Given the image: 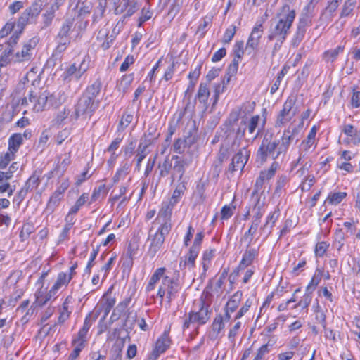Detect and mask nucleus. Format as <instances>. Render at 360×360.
Returning <instances> with one entry per match:
<instances>
[{"label":"nucleus","instance_id":"50","mask_svg":"<svg viewBox=\"0 0 360 360\" xmlns=\"http://www.w3.org/2000/svg\"><path fill=\"white\" fill-rule=\"evenodd\" d=\"M34 228L32 224L25 223L23 224L22 228L20 233V238L21 241L27 240L30 235L34 231Z\"/></svg>","mask_w":360,"mask_h":360},{"label":"nucleus","instance_id":"60","mask_svg":"<svg viewBox=\"0 0 360 360\" xmlns=\"http://www.w3.org/2000/svg\"><path fill=\"white\" fill-rule=\"evenodd\" d=\"M14 154L9 151L0 155V169H5L9 162L13 160Z\"/></svg>","mask_w":360,"mask_h":360},{"label":"nucleus","instance_id":"28","mask_svg":"<svg viewBox=\"0 0 360 360\" xmlns=\"http://www.w3.org/2000/svg\"><path fill=\"white\" fill-rule=\"evenodd\" d=\"M188 164L189 162L184 163H179L177 162V163H174L172 165V169L171 172V179L172 182L176 179H177L179 181H180L182 179L185 173V168L188 165Z\"/></svg>","mask_w":360,"mask_h":360},{"label":"nucleus","instance_id":"19","mask_svg":"<svg viewBox=\"0 0 360 360\" xmlns=\"http://www.w3.org/2000/svg\"><path fill=\"white\" fill-rule=\"evenodd\" d=\"M200 251L193 248H190L188 254L180 259L179 266L181 269L188 268L189 270L195 266V259Z\"/></svg>","mask_w":360,"mask_h":360},{"label":"nucleus","instance_id":"36","mask_svg":"<svg viewBox=\"0 0 360 360\" xmlns=\"http://www.w3.org/2000/svg\"><path fill=\"white\" fill-rule=\"evenodd\" d=\"M224 326L223 316L221 314L217 315L212 324V335L214 338L218 337L219 334L224 328Z\"/></svg>","mask_w":360,"mask_h":360},{"label":"nucleus","instance_id":"21","mask_svg":"<svg viewBox=\"0 0 360 360\" xmlns=\"http://www.w3.org/2000/svg\"><path fill=\"white\" fill-rule=\"evenodd\" d=\"M195 143V138L191 135L179 138L175 141L173 145V150L175 153L181 154L187 147L191 146Z\"/></svg>","mask_w":360,"mask_h":360},{"label":"nucleus","instance_id":"24","mask_svg":"<svg viewBox=\"0 0 360 360\" xmlns=\"http://www.w3.org/2000/svg\"><path fill=\"white\" fill-rule=\"evenodd\" d=\"M174 205H174L169 200L163 202L162 203L161 209L158 212V215L156 220H160V219H162V223H166L167 221H169L171 223V215Z\"/></svg>","mask_w":360,"mask_h":360},{"label":"nucleus","instance_id":"12","mask_svg":"<svg viewBox=\"0 0 360 360\" xmlns=\"http://www.w3.org/2000/svg\"><path fill=\"white\" fill-rule=\"evenodd\" d=\"M169 329L165 330L162 336L158 338L155 343V346L148 357V360H156L159 356L164 353L170 345V339L169 338Z\"/></svg>","mask_w":360,"mask_h":360},{"label":"nucleus","instance_id":"27","mask_svg":"<svg viewBox=\"0 0 360 360\" xmlns=\"http://www.w3.org/2000/svg\"><path fill=\"white\" fill-rule=\"evenodd\" d=\"M91 314H89L85 318L83 327L78 332V338L76 340H73L72 344H75L77 342L84 341V338L86 337L90 327L93 324V322L95 321L96 318L91 319Z\"/></svg>","mask_w":360,"mask_h":360},{"label":"nucleus","instance_id":"49","mask_svg":"<svg viewBox=\"0 0 360 360\" xmlns=\"http://www.w3.org/2000/svg\"><path fill=\"white\" fill-rule=\"evenodd\" d=\"M347 196V193L345 192H337V193H330L326 202H328L331 205H338L339 204L345 197Z\"/></svg>","mask_w":360,"mask_h":360},{"label":"nucleus","instance_id":"34","mask_svg":"<svg viewBox=\"0 0 360 360\" xmlns=\"http://www.w3.org/2000/svg\"><path fill=\"white\" fill-rule=\"evenodd\" d=\"M295 115V113L290 114L286 112H283V111L281 110L276 117V120L275 122V127L277 128L283 127L285 124L288 123Z\"/></svg>","mask_w":360,"mask_h":360},{"label":"nucleus","instance_id":"59","mask_svg":"<svg viewBox=\"0 0 360 360\" xmlns=\"http://www.w3.org/2000/svg\"><path fill=\"white\" fill-rule=\"evenodd\" d=\"M134 116L132 114L124 112L118 127V130H123L132 122Z\"/></svg>","mask_w":360,"mask_h":360},{"label":"nucleus","instance_id":"25","mask_svg":"<svg viewBox=\"0 0 360 360\" xmlns=\"http://www.w3.org/2000/svg\"><path fill=\"white\" fill-rule=\"evenodd\" d=\"M258 255V250L255 248H248L247 249L243 256L242 260L240 262L239 269H245L247 266H250L255 257Z\"/></svg>","mask_w":360,"mask_h":360},{"label":"nucleus","instance_id":"9","mask_svg":"<svg viewBox=\"0 0 360 360\" xmlns=\"http://www.w3.org/2000/svg\"><path fill=\"white\" fill-rule=\"evenodd\" d=\"M39 39L36 37L30 39L26 41L20 51L16 52L13 56V60L15 63H24L30 61L33 56V51L36 47Z\"/></svg>","mask_w":360,"mask_h":360},{"label":"nucleus","instance_id":"52","mask_svg":"<svg viewBox=\"0 0 360 360\" xmlns=\"http://www.w3.org/2000/svg\"><path fill=\"white\" fill-rule=\"evenodd\" d=\"M273 345L269 344V342L265 345H263L262 347H260L257 352L256 356L253 359V360H264V356L266 354H269L270 352V347H271Z\"/></svg>","mask_w":360,"mask_h":360},{"label":"nucleus","instance_id":"29","mask_svg":"<svg viewBox=\"0 0 360 360\" xmlns=\"http://www.w3.org/2000/svg\"><path fill=\"white\" fill-rule=\"evenodd\" d=\"M242 296V291L238 290L236 292L227 302L224 309H226L228 311L234 312L238 307Z\"/></svg>","mask_w":360,"mask_h":360},{"label":"nucleus","instance_id":"37","mask_svg":"<svg viewBox=\"0 0 360 360\" xmlns=\"http://www.w3.org/2000/svg\"><path fill=\"white\" fill-rule=\"evenodd\" d=\"M148 147L142 146L139 144L138 148L136 151V169L140 170L141 165L144 158L149 153Z\"/></svg>","mask_w":360,"mask_h":360},{"label":"nucleus","instance_id":"20","mask_svg":"<svg viewBox=\"0 0 360 360\" xmlns=\"http://www.w3.org/2000/svg\"><path fill=\"white\" fill-rule=\"evenodd\" d=\"M250 202L253 205L252 211L254 212L252 223L259 226L260 224V219L264 213V202H261L260 198H254V199H250Z\"/></svg>","mask_w":360,"mask_h":360},{"label":"nucleus","instance_id":"10","mask_svg":"<svg viewBox=\"0 0 360 360\" xmlns=\"http://www.w3.org/2000/svg\"><path fill=\"white\" fill-rule=\"evenodd\" d=\"M87 68V66L84 65V60L79 65H77L76 63H74L70 65L63 72V80L67 82H70L73 79L78 81L86 72Z\"/></svg>","mask_w":360,"mask_h":360},{"label":"nucleus","instance_id":"22","mask_svg":"<svg viewBox=\"0 0 360 360\" xmlns=\"http://www.w3.org/2000/svg\"><path fill=\"white\" fill-rule=\"evenodd\" d=\"M45 97L47 98V109L51 107L57 108L62 105L66 100L64 92H58L57 94H49L44 92Z\"/></svg>","mask_w":360,"mask_h":360},{"label":"nucleus","instance_id":"4","mask_svg":"<svg viewBox=\"0 0 360 360\" xmlns=\"http://www.w3.org/2000/svg\"><path fill=\"white\" fill-rule=\"evenodd\" d=\"M172 229V224L169 221L162 223L160 226L154 231L150 229L149 231L148 241L150 243L148 255L154 257L164 243L165 236L169 234Z\"/></svg>","mask_w":360,"mask_h":360},{"label":"nucleus","instance_id":"17","mask_svg":"<svg viewBox=\"0 0 360 360\" xmlns=\"http://www.w3.org/2000/svg\"><path fill=\"white\" fill-rule=\"evenodd\" d=\"M297 134L298 130L296 129V127H293L292 129L288 127L283 131L281 136V143H279L280 149L283 154L287 152L290 143L294 140L295 136Z\"/></svg>","mask_w":360,"mask_h":360},{"label":"nucleus","instance_id":"46","mask_svg":"<svg viewBox=\"0 0 360 360\" xmlns=\"http://www.w3.org/2000/svg\"><path fill=\"white\" fill-rule=\"evenodd\" d=\"M73 20L72 19H67L62 25L60 30L57 34L58 37H70L69 34L72 30L73 25Z\"/></svg>","mask_w":360,"mask_h":360},{"label":"nucleus","instance_id":"2","mask_svg":"<svg viewBox=\"0 0 360 360\" xmlns=\"http://www.w3.org/2000/svg\"><path fill=\"white\" fill-rule=\"evenodd\" d=\"M283 154L279 146V139L274 138V133L267 130L264 134L257 152V161L261 164L265 162L268 158L276 160Z\"/></svg>","mask_w":360,"mask_h":360},{"label":"nucleus","instance_id":"7","mask_svg":"<svg viewBox=\"0 0 360 360\" xmlns=\"http://www.w3.org/2000/svg\"><path fill=\"white\" fill-rule=\"evenodd\" d=\"M181 288V285L177 280L165 276L162 280V284L159 288L158 296L162 300L165 295H166L167 302L170 303L176 297Z\"/></svg>","mask_w":360,"mask_h":360},{"label":"nucleus","instance_id":"6","mask_svg":"<svg viewBox=\"0 0 360 360\" xmlns=\"http://www.w3.org/2000/svg\"><path fill=\"white\" fill-rule=\"evenodd\" d=\"M17 105L27 107L34 112H41L47 109V98L43 93L40 95L34 91H30L28 94L20 99Z\"/></svg>","mask_w":360,"mask_h":360},{"label":"nucleus","instance_id":"8","mask_svg":"<svg viewBox=\"0 0 360 360\" xmlns=\"http://www.w3.org/2000/svg\"><path fill=\"white\" fill-rule=\"evenodd\" d=\"M98 101H92L87 97L81 96L75 105V112L70 117L71 120H77L80 115H86L89 117L98 108Z\"/></svg>","mask_w":360,"mask_h":360},{"label":"nucleus","instance_id":"48","mask_svg":"<svg viewBox=\"0 0 360 360\" xmlns=\"http://www.w3.org/2000/svg\"><path fill=\"white\" fill-rule=\"evenodd\" d=\"M13 49L12 48L6 49L0 56V68L6 66L13 60Z\"/></svg>","mask_w":360,"mask_h":360},{"label":"nucleus","instance_id":"31","mask_svg":"<svg viewBox=\"0 0 360 360\" xmlns=\"http://www.w3.org/2000/svg\"><path fill=\"white\" fill-rule=\"evenodd\" d=\"M165 272V268L163 267L158 268L155 270L146 286L147 291L153 290L155 288L156 283L160 280V278L163 279L165 276H164Z\"/></svg>","mask_w":360,"mask_h":360},{"label":"nucleus","instance_id":"13","mask_svg":"<svg viewBox=\"0 0 360 360\" xmlns=\"http://www.w3.org/2000/svg\"><path fill=\"white\" fill-rule=\"evenodd\" d=\"M309 25V19L307 15L300 18L299 22L297 25L296 32L292 39V46L297 47L300 44L302 41L304 39L307 31V27Z\"/></svg>","mask_w":360,"mask_h":360},{"label":"nucleus","instance_id":"18","mask_svg":"<svg viewBox=\"0 0 360 360\" xmlns=\"http://www.w3.org/2000/svg\"><path fill=\"white\" fill-rule=\"evenodd\" d=\"M212 311L207 305H205L204 302H201V307L198 311H193L194 320L198 325H204L210 319Z\"/></svg>","mask_w":360,"mask_h":360},{"label":"nucleus","instance_id":"61","mask_svg":"<svg viewBox=\"0 0 360 360\" xmlns=\"http://www.w3.org/2000/svg\"><path fill=\"white\" fill-rule=\"evenodd\" d=\"M70 311H68V299L63 304V308L60 311V316L58 317V323H64L70 316Z\"/></svg>","mask_w":360,"mask_h":360},{"label":"nucleus","instance_id":"14","mask_svg":"<svg viewBox=\"0 0 360 360\" xmlns=\"http://www.w3.org/2000/svg\"><path fill=\"white\" fill-rule=\"evenodd\" d=\"M139 9L138 0H122L120 5L117 6L115 9V14H122L125 12L123 15L124 19L131 16Z\"/></svg>","mask_w":360,"mask_h":360},{"label":"nucleus","instance_id":"47","mask_svg":"<svg viewBox=\"0 0 360 360\" xmlns=\"http://www.w3.org/2000/svg\"><path fill=\"white\" fill-rule=\"evenodd\" d=\"M56 40L57 41V46L55 49L56 53L63 52L70 43V37H61L56 36Z\"/></svg>","mask_w":360,"mask_h":360},{"label":"nucleus","instance_id":"38","mask_svg":"<svg viewBox=\"0 0 360 360\" xmlns=\"http://www.w3.org/2000/svg\"><path fill=\"white\" fill-rule=\"evenodd\" d=\"M236 63H230L229 67L227 68L226 75L220 82L222 85L227 87V85L229 84L231 81V78L234 76L238 72Z\"/></svg>","mask_w":360,"mask_h":360},{"label":"nucleus","instance_id":"62","mask_svg":"<svg viewBox=\"0 0 360 360\" xmlns=\"http://www.w3.org/2000/svg\"><path fill=\"white\" fill-rule=\"evenodd\" d=\"M70 112V109L66 107H65L62 110L58 111L55 118L56 122L59 124H63L68 117Z\"/></svg>","mask_w":360,"mask_h":360},{"label":"nucleus","instance_id":"26","mask_svg":"<svg viewBox=\"0 0 360 360\" xmlns=\"http://www.w3.org/2000/svg\"><path fill=\"white\" fill-rule=\"evenodd\" d=\"M279 214L280 212L278 209L271 212L267 216L265 224L261 226V231L267 232L266 236H268L271 233V229L274 227L276 221L278 219Z\"/></svg>","mask_w":360,"mask_h":360},{"label":"nucleus","instance_id":"51","mask_svg":"<svg viewBox=\"0 0 360 360\" xmlns=\"http://www.w3.org/2000/svg\"><path fill=\"white\" fill-rule=\"evenodd\" d=\"M279 165L277 162L274 161L268 170L262 171L260 172V175L263 176L265 180H269L271 179L276 174L277 169L278 168Z\"/></svg>","mask_w":360,"mask_h":360},{"label":"nucleus","instance_id":"44","mask_svg":"<svg viewBox=\"0 0 360 360\" xmlns=\"http://www.w3.org/2000/svg\"><path fill=\"white\" fill-rule=\"evenodd\" d=\"M316 271L318 273L317 274L316 273L314 275L311 281L309 282V283L308 284V285L306 288V291L307 292L312 293L315 290L316 286L319 285V283L321 281V276H322V271H321L320 269H317Z\"/></svg>","mask_w":360,"mask_h":360},{"label":"nucleus","instance_id":"45","mask_svg":"<svg viewBox=\"0 0 360 360\" xmlns=\"http://www.w3.org/2000/svg\"><path fill=\"white\" fill-rule=\"evenodd\" d=\"M316 134V129L315 127H313L309 131L307 139L303 141L302 143L303 149L307 151L311 148V147L314 145L315 142V136Z\"/></svg>","mask_w":360,"mask_h":360},{"label":"nucleus","instance_id":"56","mask_svg":"<svg viewBox=\"0 0 360 360\" xmlns=\"http://www.w3.org/2000/svg\"><path fill=\"white\" fill-rule=\"evenodd\" d=\"M184 189V185H178L169 201L176 205L179 201Z\"/></svg>","mask_w":360,"mask_h":360},{"label":"nucleus","instance_id":"42","mask_svg":"<svg viewBox=\"0 0 360 360\" xmlns=\"http://www.w3.org/2000/svg\"><path fill=\"white\" fill-rule=\"evenodd\" d=\"M258 226V225L252 223L249 229L241 237L240 240V243H247L248 248H249L251 242L252 241L253 236L256 233Z\"/></svg>","mask_w":360,"mask_h":360},{"label":"nucleus","instance_id":"30","mask_svg":"<svg viewBox=\"0 0 360 360\" xmlns=\"http://www.w3.org/2000/svg\"><path fill=\"white\" fill-rule=\"evenodd\" d=\"M41 172L40 170H36L30 176V178L25 182L24 186L30 191L37 188L41 182Z\"/></svg>","mask_w":360,"mask_h":360},{"label":"nucleus","instance_id":"39","mask_svg":"<svg viewBox=\"0 0 360 360\" xmlns=\"http://www.w3.org/2000/svg\"><path fill=\"white\" fill-rule=\"evenodd\" d=\"M210 94V93L207 84L201 83L200 84L196 98L200 103L206 104Z\"/></svg>","mask_w":360,"mask_h":360},{"label":"nucleus","instance_id":"63","mask_svg":"<svg viewBox=\"0 0 360 360\" xmlns=\"http://www.w3.org/2000/svg\"><path fill=\"white\" fill-rule=\"evenodd\" d=\"M129 166L125 164L122 168L118 169L113 177L115 183L118 182L120 179H124L128 173Z\"/></svg>","mask_w":360,"mask_h":360},{"label":"nucleus","instance_id":"57","mask_svg":"<svg viewBox=\"0 0 360 360\" xmlns=\"http://www.w3.org/2000/svg\"><path fill=\"white\" fill-rule=\"evenodd\" d=\"M102 82L100 79H96L94 83L86 87V91L90 92L91 94L98 96L101 91Z\"/></svg>","mask_w":360,"mask_h":360},{"label":"nucleus","instance_id":"15","mask_svg":"<svg viewBox=\"0 0 360 360\" xmlns=\"http://www.w3.org/2000/svg\"><path fill=\"white\" fill-rule=\"evenodd\" d=\"M342 1V0H329L326 7L321 13L320 20L325 22L332 21Z\"/></svg>","mask_w":360,"mask_h":360},{"label":"nucleus","instance_id":"1","mask_svg":"<svg viewBox=\"0 0 360 360\" xmlns=\"http://www.w3.org/2000/svg\"><path fill=\"white\" fill-rule=\"evenodd\" d=\"M295 16V11L288 4H284L276 13L275 25L270 30L268 39L273 41L276 37H279L280 41H285L290 32Z\"/></svg>","mask_w":360,"mask_h":360},{"label":"nucleus","instance_id":"32","mask_svg":"<svg viewBox=\"0 0 360 360\" xmlns=\"http://www.w3.org/2000/svg\"><path fill=\"white\" fill-rule=\"evenodd\" d=\"M63 195H60L59 191H55L49 198L47 202L46 212L49 214L53 212L56 207L59 205L60 200L63 198Z\"/></svg>","mask_w":360,"mask_h":360},{"label":"nucleus","instance_id":"64","mask_svg":"<svg viewBox=\"0 0 360 360\" xmlns=\"http://www.w3.org/2000/svg\"><path fill=\"white\" fill-rule=\"evenodd\" d=\"M329 245L326 242H319L316 245L315 254L316 257H322L326 252Z\"/></svg>","mask_w":360,"mask_h":360},{"label":"nucleus","instance_id":"5","mask_svg":"<svg viewBox=\"0 0 360 360\" xmlns=\"http://www.w3.org/2000/svg\"><path fill=\"white\" fill-rule=\"evenodd\" d=\"M47 4V0H34L32 5L26 8L18 18L16 27L18 30L22 32L31 19H36Z\"/></svg>","mask_w":360,"mask_h":360},{"label":"nucleus","instance_id":"41","mask_svg":"<svg viewBox=\"0 0 360 360\" xmlns=\"http://www.w3.org/2000/svg\"><path fill=\"white\" fill-rule=\"evenodd\" d=\"M233 54L234 58L231 63H233L234 62L236 63L237 68H238V64L239 61L241 59L244 51H243V41H240L236 42L235 45L233 46Z\"/></svg>","mask_w":360,"mask_h":360},{"label":"nucleus","instance_id":"33","mask_svg":"<svg viewBox=\"0 0 360 360\" xmlns=\"http://www.w3.org/2000/svg\"><path fill=\"white\" fill-rule=\"evenodd\" d=\"M22 135L21 134H14L8 140V150L14 154L18 151L19 147L22 143Z\"/></svg>","mask_w":360,"mask_h":360},{"label":"nucleus","instance_id":"55","mask_svg":"<svg viewBox=\"0 0 360 360\" xmlns=\"http://www.w3.org/2000/svg\"><path fill=\"white\" fill-rule=\"evenodd\" d=\"M76 8L78 9L79 15H84L89 13L91 11L92 6L90 3L78 1Z\"/></svg>","mask_w":360,"mask_h":360},{"label":"nucleus","instance_id":"58","mask_svg":"<svg viewBox=\"0 0 360 360\" xmlns=\"http://www.w3.org/2000/svg\"><path fill=\"white\" fill-rule=\"evenodd\" d=\"M65 1L63 0H55L54 3L48 7L44 13L55 17V13L59 10L60 7L63 5Z\"/></svg>","mask_w":360,"mask_h":360},{"label":"nucleus","instance_id":"53","mask_svg":"<svg viewBox=\"0 0 360 360\" xmlns=\"http://www.w3.org/2000/svg\"><path fill=\"white\" fill-rule=\"evenodd\" d=\"M265 181L266 180L264 179V176L259 174V177L255 181V188L252 192L250 199H254V198H260L259 195V191L262 188Z\"/></svg>","mask_w":360,"mask_h":360},{"label":"nucleus","instance_id":"54","mask_svg":"<svg viewBox=\"0 0 360 360\" xmlns=\"http://www.w3.org/2000/svg\"><path fill=\"white\" fill-rule=\"evenodd\" d=\"M236 32V27L233 25H231V26H229L226 30V31L224 34L222 42L224 44H229L233 38Z\"/></svg>","mask_w":360,"mask_h":360},{"label":"nucleus","instance_id":"43","mask_svg":"<svg viewBox=\"0 0 360 360\" xmlns=\"http://www.w3.org/2000/svg\"><path fill=\"white\" fill-rule=\"evenodd\" d=\"M138 249V246L135 243H129L126 252L125 261L123 262V265L130 266L132 264L133 257L136 255Z\"/></svg>","mask_w":360,"mask_h":360},{"label":"nucleus","instance_id":"35","mask_svg":"<svg viewBox=\"0 0 360 360\" xmlns=\"http://www.w3.org/2000/svg\"><path fill=\"white\" fill-rule=\"evenodd\" d=\"M172 162L167 155L165 157L164 161L162 163H159L158 169L160 170V176L165 177L167 176L172 172Z\"/></svg>","mask_w":360,"mask_h":360},{"label":"nucleus","instance_id":"23","mask_svg":"<svg viewBox=\"0 0 360 360\" xmlns=\"http://www.w3.org/2000/svg\"><path fill=\"white\" fill-rule=\"evenodd\" d=\"M159 136L160 134L157 133L156 128L153 127H149L146 132H145L143 136L141 138L139 144L149 147L150 145L155 143Z\"/></svg>","mask_w":360,"mask_h":360},{"label":"nucleus","instance_id":"16","mask_svg":"<svg viewBox=\"0 0 360 360\" xmlns=\"http://www.w3.org/2000/svg\"><path fill=\"white\" fill-rule=\"evenodd\" d=\"M263 27L262 24L256 25L252 32L251 34L248 38V40L247 41L246 44V49H251L252 50H255L257 49L260 38L262 36L263 34Z\"/></svg>","mask_w":360,"mask_h":360},{"label":"nucleus","instance_id":"40","mask_svg":"<svg viewBox=\"0 0 360 360\" xmlns=\"http://www.w3.org/2000/svg\"><path fill=\"white\" fill-rule=\"evenodd\" d=\"M355 5L356 0H347L342 8L340 18H342L351 15L355 8Z\"/></svg>","mask_w":360,"mask_h":360},{"label":"nucleus","instance_id":"11","mask_svg":"<svg viewBox=\"0 0 360 360\" xmlns=\"http://www.w3.org/2000/svg\"><path fill=\"white\" fill-rule=\"evenodd\" d=\"M250 154V151L246 146L243 147L233 157L232 161L229 167V171L233 172L238 169H243L248 162Z\"/></svg>","mask_w":360,"mask_h":360},{"label":"nucleus","instance_id":"3","mask_svg":"<svg viewBox=\"0 0 360 360\" xmlns=\"http://www.w3.org/2000/svg\"><path fill=\"white\" fill-rule=\"evenodd\" d=\"M260 116L253 115L251 117H243L240 121L236 129H234L236 138L238 139H245L246 141L255 140L264 127V122L259 127Z\"/></svg>","mask_w":360,"mask_h":360}]
</instances>
